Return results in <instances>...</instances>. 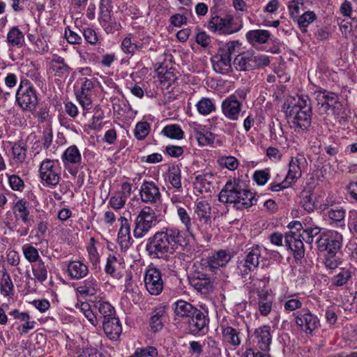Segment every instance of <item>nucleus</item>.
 Masks as SVG:
<instances>
[{"label":"nucleus","instance_id":"11","mask_svg":"<svg viewBox=\"0 0 357 357\" xmlns=\"http://www.w3.org/2000/svg\"><path fill=\"white\" fill-rule=\"evenodd\" d=\"M293 316L296 326L305 334H312L320 326L318 317L307 307L294 312Z\"/></svg>","mask_w":357,"mask_h":357},{"label":"nucleus","instance_id":"32","mask_svg":"<svg viewBox=\"0 0 357 357\" xmlns=\"http://www.w3.org/2000/svg\"><path fill=\"white\" fill-rule=\"evenodd\" d=\"M211 206L206 201L197 203L195 213L197 218L202 222L208 224L211 222Z\"/></svg>","mask_w":357,"mask_h":357},{"label":"nucleus","instance_id":"54","mask_svg":"<svg viewBox=\"0 0 357 357\" xmlns=\"http://www.w3.org/2000/svg\"><path fill=\"white\" fill-rule=\"evenodd\" d=\"M168 195L170 197L171 202L174 205L183 203L186 199V196L183 195L182 187L169 190Z\"/></svg>","mask_w":357,"mask_h":357},{"label":"nucleus","instance_id":"25","mask_svg":"<svg viewBox=\"0 0 357 357\" xmlns=\"http://www.w3.org/2000/svg\"><path fill=\"white\" fill-rule=\"evenodd\" d=\"M231 61V58L222 52H219L211 59L214 70L220 74H227L232 70Z\"/></svg>","mask_w":357,"mask_h":357},{"label":"nucleus","instance_id":"34","mask_svg":"<svg viewBox=\"0 0 357 357\" xmlns=\"http://www.w3.org/2000/svg\"><path fill=\"white\" fill-rule=\"evenodd\" d=\"M301 176V169L300 167V159L293 158L289 163V171L285 177L287 182L291 185Z\"/></svg>","mask_w":357,"mask_h":357},{"label":"nucleus","instance_id":"36","mask_svg":"<svg viewBox=\"0 0 357 357\" xmlns=\"http://www.w3.org/2000/svg\"><path fill=\"white\" fill-rule=\"evenodd\" d=\"M14 211L17 218H20L26 225L31 226V220L29 218V211L26 202L19 200L14 207Z\"/></svg>","mask_w":357,"mask_h":357},{"label":"nucleus","instance_id":"28","mask_svg":"<svg viewBox=\"0 0 357 357\" xmlns=\"http://www.w3.org/2000/svg\"><path fill=\"white\" fill-rule=\"evenodd\" d=\"M98 290V284L96 280L92 277L80 282L76 289V291L84 297L93 296Z\"/></svg>","mask_w":357,"mask_h":357},{"label":"nucleus","instance_id":"40","mask_svg":"<svg viewBox=\"0 0 357 357\" xmlns=\"http://www.w3.org/2000/svg\"><path fill=\"white\" fill-rule=\"evenodd\" d=\"M213 179V174L211 172L199 174L195 177L196 188H199L200 192L204 190L207 191L210 188Z\"/></svg>","mask_w":357,"mask_h":357},{"label":"nucleus","instance_id":"3","mask_svg":"<svg viewBox=\"0 0 357 357\" xmlns=\"http://www.w3.org/2000/svg\"><path fill=\"white\" fill-rule=\"evenodd\" d=\"M282 110L292 119V126L300 133L307 131L312 125V107L307 96L297 98L290 97L284 102Z\"/></svg>","mask_w":357,"mask_h":357},{"label":"nucleus","instance_id":"10","mask_svg":"<svg viewBox=\"0 0 357 357\" xmlns=\"http://www.w3.org/2000/svg\"><path fill=\"white\" fill-rule=\"evenodd\" d=\"M58 160L46 158L40 165L39 176L43 184L48 187L57 185L60 181L59 167L56 165Z\"/></svg>","mask_w":357,"mask_h":357},{"label":"nucleus","instance_id":"46","mask_svg":"<svg viewBox=\"0 0 357 357\" xmlns=\"http://www.w3.org/2000/svg\"><path fill=\"white\" fill-rule=\"evenodd\" d=\"M301 203L303 208L307 212H312L314 209V201L312 199V193L310 190H304L301 192Z\"/></svg>","mask_w":357,"mask_h":357},{"label":"nucleus","instance_id":"20","mask_svg":"<svg viewBox=\"0 0 357 357\" xmlns=\"http://www.w3.org/2000/svg\"><path fill=\"white\" fill-rule=\"evenodd\" d=\"M120 228L118 233V243L122 251H126L131 246L133 240L130 235V223L125 217L119 219Z\"/></svg>","mask_w":357,"mask_h":357},{"label":"nucleus","instance_id":"14","mask_svg":"<svg viewBox=\"0 0 357 357\" xmlns=\"http://www.w3.org/2000/svg\"><path fill=\"white\" fill-rule=\"evenodd\" d=\"M61 160L65 169L73 175L76 176L82 163V155L75 145L67 148L61 155Z\"/></svg>","mask_w":357,"mask_h":357},{"label":"nucleus","instance_id":"1","mask_svg":"<svg viewBox=\"0 0 357 357\" xmlns=\"http://www.w3.org/2000/svg\"><path fill=\"white\" fill-rule=\"evenodd\" d=\"M185 243L183 233L176 227H164L146 241L145 250L151 259L167 261L179 246Z\"/></svg>","mask_w":357,"mask_h":357},{"label":"nucleus","instance_id":"51","mask_svg":"<svg viewBox=\"0 0 357 357\" xmlns=\"http://www.w3.org/2000/svg\"><path fill=\"white\" fill-rule=\"evenodd\" d=\"M321 228L317 226L307 227L303 230L302 238L307 243H312L315 236L319 234Z\"/></svg>","mask_w":357,"mask_h":357},{"label":"nucleus","instance_id":"56","mask_svg":"<svg viewBox=\"0 0 357 357\" xmlns=\"http://www.w3.org/2000/svg\"><path fill=\"white\" fill-rule=\"evenodd\" d=\"M118 266H120L118 258L115 255H109L107 259L105 271L106 273L114 276Z\"/></svg>","mask_w":357,"mask_h":357},{"label":"nucleus","instance_id":"64","mask_svg":"<svg viewBox=\"0 0 357 357\" xmlns=\"http://www.w3.org/2000/svg\"><path fill=\"white\" fill-rule=\"evenodd\" d=\"M348 226L349 229L357 234V211H349L348 216Z\"/></svg>","mask_w":357,"mask_h":357},{"label":"nucleus","instance_id":"9","mask_svg":"<svg viewBox=\"0 0 357 357\" xmlns=\"http://www.w3.org/2000/svg\"><path fill=\"white\" fill-rule=\"evenodd\" d=\"M16 101L23 110L32 111L36 108L38 104L36 91L29 81L20 82L16 92Z\"/></svg>","mask_w":357,"mask_h":357},{"label":"nucleus","instance_id":"19","mask_svg":"<svg viewBox=\"0 0 357 357\" xmlns=\"http://www.w3.org/2000/svg\"><path fill=\"white\" fill-rule=\"evenodd\" d=\"M221 108L226 118L237 121L241 114L242 103L237 99V96L231 95L222 101Z\"/></svg>","mask_w":357,"mask_h":357},{"label":"nucleus","instance_id":"43","mask_svg":"<svg viewBox=\"0 0 357 357\" xmlns=\"http://www.w3.org/2000/svg\"><path fill=\"white\" fill-rule=\"evenodd\" d=\"M162 133L169 138L175 139H181L184 135L181 128L176 124L166 126L162 129Z\"/></svg>","mask_w":357,"mask_h":357},{"label":"nucleus","instance_id":"13","mask_svg":"<svg viewBox=\"0 0 357 357\" xmlns=\"http://www.w3.org/2000/svg\"><path fill=\"white\" fill-rule=\"evenodd\" d=\"M188 278L191 287L201 294L207 295L214 289L213 279L204 271H195Z\"/></svg>","mask_w":357,"mask_h":357},{"label":"nucleus","instance_id":"27","mask_svg":"<svg viewBox=\"0 0 357 357\" xmlns=\"http://www.w3.org/2000/svg\"><path fill=\"white\" fill-rule=\"evenodd\" d=\"M173 308L176 319L184 321L188 317H190V314H192L195 307L189 302L178 300L173 304Z\"/></svg>","mask_w":357,"mask_h":357},{"label":"nucleus","instance_id":"18","mask_svg":"<svg viewBox=\"0 0 357 357\" xmlns=\"http://www.w3.org/2000/svg\"><path fill=\"white\" fill-rule=\"evenodd\" d=\"M301 237V234L294 231H289L285 234L286 245L291 250L296 260L301 259L305 255L303 240Z\"/></svg>","mask_w":357,"mask_h":357},{"label":"nucleus","instance_id":"39","mask_svg":"<svg viewBox=\"0 0 357 357\" xmlns=\"http://www.w3.org/2000/svg\"><path fill=\"white\" fill-rule=\"evenodd\" d=\"M51 68L57 76L68 75L70 68L66 63L64 59L61 56L54 57L51 63Z\"/></svg>","mask_w":357,"mask_h":357},{"label":"nucleus","instance_id":"50","mask_svg":"<svg viewBox=\"0 0 357 357\" xmlns=\"http://www.w3.org/2000/svg\"><path fill=\"white\" fill-rule=\"evenodd\" d=\"M328 217L334 222H341L344 221L346 211L343 208H340L337 206H334L331 208L327 212Z\"/></svg>","mask_w":357,"mask_h":357},{"label":"nucleus","instance_id":"6","mask_svg":"<svg viewBox=\"0 0 357 357\" xmlns=\"http://www.w3.org/2000/svg\"><path fill=\"white\" fill-rule=\"evenodd\" d=\"M242 27V21L237 22L231 14H226L223 17L219 15L211 17L208 23L209 30L224 35H231L236 33Z\"/></svg>","mask_w":357,"mask_h":357},{"label":"nucleus","instance_id":"52","mask_svg":"<svg viewBox=\"0 0 357 357\" xmlns=\"http://www.w3.org/2000/svg\"><path fill=\"white\" fill-rule=\"evenodd\" d=\"M150 125L146 121L138 122L135 129V136L139 140L144 139L149 133Z\"/></svg>","mask_w":357,"mask_h":357},{"label":"nucleus","instance_id":"29","mask_svg":"<svg viewBox=\"0 0 357 357\" xmlns=\"http://www.w3.org/2000/svg\"><path fill=\"white\" fill-rule=\"evenodd\" d=\"M354 268H342L339 272L331 278V284L335 287H342L347 284L352 278Z\"/></svg>","mask_w":357,"mask_h":357},{"label":"nucleus","instance_id":"15","mask_svg":"<svg viewBox=\"0 0 357 357\" xmlns=\"http://www.w3.org/2000/svg\"><path fill=\"white\" fill-rule=\"evenodd\" d=\"M231 259V257L225 250H219L215 254L200 260V266L203 270L215 272L220 267L225 266Z\"/></svg>","mask_w":357,"mask_h":357},{"label":"nucleus","instance_id":"41","mask_svg":"<svg viewBox=\"0 0 357 357\" xmlns=\"http://www.w3.org/2000/svg\"><path fill=\"white\" fill-rule=\"evenodd\" d=\"M198 112L202 115H208L215 110L213 100L209 98H202L196 104Z\"/></svg>","mask_w":357,"mask_h":357},{"label":"nucleus","instance_id":"7","mask_svg":"<svg viewBox=\"0 0 357 357\" xmlns=\"http://www.w3.org/2000/svg\"><path fill=\"white\" fill-rule=\"evenodd\" d=\"M245 254V258L238 262L237 271L242 278L247 280L251 278V273L259 266L261 248L257 245H253L248 248Z\"/></svg>","mask_w":357,"mask_h":357},{"label":"nucleus","instance_id":"55","mask_svg":"<svg viewBox=\"0 0 357 357\" xmlns=\"http://www.w3.org/2000/svg\"><path fill=\"white\" fill-rule=\"evenodd\" d=\"M218 162L222 167H226L229 170H235L238 167V160L231 155L222 156L219 159Z\"/></svg>","mask_w":357,"mask_h":357},{"label":"nucleus","instance_id":"21","mask_svg":"<svg viewBox=\"0 0 357 357\" xmlns=\"http://www.w3.org/2000/svg\"><path fill=\"white\" fill-rule=\"evenodd\" d=\"M317 100L318 105H320L325 112L333 110L340 103L339 97L336 93L326 90L317 92Z\"/></svg>","mask_w":357,"mask_h":357},{"label":"nucleus","instance_id":"45","mask_svg":"<svg viewBox=\"0 0 357 357\" xmlns=\"http://www.w3.org/2000/svg\"><path fill=\"white\" fill-rule=\"evenodd\" d=\"M138 51L148 50L149 51L155 52L157 47L155 40L149 36H143L139 41H136Z\"/></svg>","mask_w":357,"mask_h":357},{"label":"nucleus","instance_id":"35","mask_svg":"<svg viewBox=\"0 0 357 357\" xmlns=\"http://www.w3.org/2000/svg\"><path fill=\"white\" fill-rule=\"evenodd\" d=\"M317 19V15L313 11H306L301 15L296 17L294 22H296L298 27L303 33L307 31V26Z\"/></svg>","mask_w":357,"mask_h":357},{"label":"nucleus","instance_id":"38","mask_svg":"<svg viewBox=\"0 0 357 357\" xmlns=\"http://www.w3.org/2000/svg\"><path fill=\"white\" fill-rule=\"evenodd\" d=\"M32 273L36 280L43 283L47 279L48 271L47 266L42 259L32 264Z\"/></svg>","mask_w":357,"mask_h":357},{"label":"nucleus","instance_id":"37","mask_svg":"<svg viewBox=\"0 0 357 357\" xmlns=\"http://www.w3.org/2000/svg\"><path fill=\"white\" fill-rule=\"evenodd\" d=\"M0 292L4 296H11L14 294V285L9 273L6 271L3 272L0 278Z\"/></svg>","mask_w":357,"mask_h":357},{"label":"nucleus","instance_id":"23","mask_svg":"<svg viewBox=\"0 0 357 357\" xmlns=\"http://www.w3.org/2000/svg\"><path fill=\"white\" fill-rule=\"evenodd\" d=\"M102 324L104 333L109 340H117L119 338L122 333V326L116 316L107 321H102Z\"/></svg>","mask_w":357,"mask_h":357},{"label":"nucleus","instance_id":"53","mask_svg":"<svg viewBox=\"0 0 357 357\" xmlns=\"http://www.w3.org/2000/svg\"><path fill=\"white\" fill-rule=\"evenodd\" d=\"M239 45L237 40L229 41L219 49V52H222L231 59L233 55H236L238 52L237 49L239 47Z\"/></svg>","mask_w":357,"mask_h":357},{"label":"nucleus","instance_id":"42","mask_svg":"<svg viewBox=\"0 0 357 357\" xmlns=\"http://www.w3.org/2000/svg\"><path fill=\"white\" fill-rule=\"evenodd\" d=\"M222 335L225 340L233 346H238L241 344L239 332L236 329L227 326L222 329Z\"/></svg>","mask_w":357,"mask_h":357},{"label":"nucleus","instance_id":"48","mask_svg":"<svg viewBox=\"0 0 357 357\" xmlns=\"http://www.w3.org/2000/svg\"><path fill=\"white\" fill-rule=\"evenodd\" d=\"M121 47L124 53L131 55H133L138 50L137 42L132 41L131 34H129L122 40Z\"/></svg>","mask_w":357,"mask_h":357},{"label":"nucleus","instance_id":"63","mask_svg":"<svg viewBox=\"0 0 357 357\" xmlns=\"http://www.w3.org/2000/svg\"><path fill=\"white\" fill-rule=\"evenodd\" d=\"M215 137L211 132L197 133V142L200 146L211 145L214 142Z\"/></svg>","mask_w":357,"mask_h":357},{"label":"nucleus","instance_id":"24","mask_svg":"<svg viewBox=\"0 0 357 357\" xmlns=\"http://www.w3.org/2000/svg\"><path fill=\"white\" fill-rule=\"evenodd\" d=\"M166 307L162 305L155 307L151 311L150 313L149 326L152 331L155 333L163 328Z\"/></svg>","mask_w":357,"mask_h":357},{"label":"nucleus","instance_id":"62","mask_svg":"<svg viewBox=\"0 0 357 357\" xmlns=\"http://www.w3.org/2000/svg\"><path fill=\"white\" fill-rule=\"evenodd\" d=\"M76 98L84 110H89L92 107L91 95L75 93Z\"/></svg>","mask_w":357,"mask_h":357},{"label":"nucleus","instance_id":"33","mask_svg":"<svg viewBox=\"0 0 357 357\" xmlns=\"http://www.w3.org/2000/svg\"><path fill=\"white\" fill-rule=\"evenodd\" d=\"M7 42L13 47L20 48L24 45V33L17 26H13L7 33Z\"/></svg>","mask_w":357,"mask_h":357},{"label":"nucleus","instance_id":"49","mask_svg":"<svg viewBox=\"0 0 357 357\" xmlns=\"http://www.w3.org/2000/svg\"><path fill=\"white\" fill-rule=\"evenodd\" d=\"M22 250L25 258L31 263H36L41 259L38 250L32 245L26 244L23 245Z\"/></svg>","mask_w":357,"mask_h":357},{"label":"nucleus","instance_id":"26","mask_svg":"<svg viewBox=\"0 0 357 357\" xmlns=\"http://www.w3.org/2000/svg\"><path fill=\"white\" fill-rule=\"evenodd\" d=\"M93 307L98 311V320L107 321L116 316L115 309L109 302L98 301L94 303Z\"/></svg>","mask_w":357,"mask_h":357},{"label":"nucleus","instance_id":"4","mask_svg":"<svg viewBox=\"0 0 357 357\" xmlns=\"http://www.w3.org/2000/svg\"><path fill=\"white\" fill-rule=\"evenodd\" d=\"M218 199L224 204H233L237 210L250 208L257 201L254 193L243 188L236 180L226 183L219 193Z\"/></svg>","mask_w":357,"mask_h":357},{"label":"nucleus","instance_id":"47","mask_svg":"<svg viewBox=\"0 0 357 357\" xmlns=\"http://www.w3.org/2000/svg\"><path fill=\"white\" fill-rule=\"evenodd\" d=\"M181 169L178 166H172L169 169L168 174V180L174 188H181Z\"/></svg>","mask_w":357,"mask_h":357},{"label":"nucleus","instance_id":"31","mask_svg":"<svg viewBox=\"0 0 357 357\" xmlns=\"http://www.w3.org/2000/svg\"><path fill=\"white\" fill-rule=\"evenodd\" d=\"M271 34L268 31L263 29H256L249 31L246 33V39L251 45L257 43H266L269 39Z\"/></svg>","mask_w":357,"mask_h":357},{"label":"nucleus","instance_id":"44","mask_svg":"<svg viewBox=\"0 0 357 357\" xmlns=\"http://www.w3.org/2000/svg\"><path fill=\"white\" fill-rule=\"evenodd\" d=\"M14 159L18 162H23L26 157V146L24 142H18L12 147Z\"/></svg>","mask_w":357,"mask_h":357},{"label":"nucleus","instance_id":"5","mask_svg":"<svg viewBox=\"0 0 357 357\" xmlns=\"http://www.w3.org/2000/svg\"><path fill=\"white\" fill-rule=\"evenodd\" d=\"M159 221L155 211L150 206H145L138 213L134 221L133 235L136 238L145 236L155 227Z\"/></svg>","mask_w":357,"mask_h":357},{"label":"nucleus","instance_id":"58","mask_svg":"<svg viewBox=\"0 0 357 357\" xmlns=\"http://www.w3.org/2000/svg\"><path fill=\"white\" fill-rule=\"evenodd\" d=\"M135 351L138 357H157L158 355L157 349L153 346L137 348Z\"/></svg>","mask_w":357,"mask_h":357},{"label":"nucleus","instance_id":"60","mask_svg":"<svg viewBox=\"0 0 357 357\" xmlns=\"http://www.w3.org/2000/svg\"><path fill=\"white\" fill-rule=\"evenodd\" d=\"M258 307L260 313L263 316H266L269 314L272 307V302L266 297H261L259 295V301L258 303Z\"/></svg>","mask_w":357,"mask_h":357},{"label":"nucleus","instance_id":"22","mask_svg":"<svg viewBox=\"0 0 357 357\" xmlns=\"http://www.w3.org/2000/svg\"><path fill=\"white\" fill-rule=\"evenodd\" d=\"M254 341L261 351L269 350L272 340L270 326H262L256 328L254 332Z\"/></svg>","mask_w":357,"mask_h":357},{"label":"nucleus","instance_id":"61","mask_svg":"<svg viewBox=\"0 0 357 357\" xmlns=\"http://www.w3.org/2000/svg\"><path fill=\"white\" fill-rule=\"evenodd\" d=\"M8 183L11 189L15 191H22L24 188V181L15 174L8 176Z\"/></svg>","mask_w":357,"mask_h":357},{"label":"nucleus","instance_id":"12","mask_svg":"<svg viewBox=\"0 0 357 357\" xmlns=\"http://www.w3.org/2000/svg\"><path fill=\"white\" fill-rule=\"evenodd\" d=\"M208 321L207 314L195 307L190 317H188L183 323L186 325V330L189 334L197 335L205 333Z\"/></svg>","mask_w":357,"mask_h":357},{"label":"nucleus","instance_id":"59","mask_svg":"<svg viewBox=\"0 0 357 357\" xmlns=\"http://www.w3.org/2000/svg\"><path fill=\"white\" fill-rule=\"evenodd\" d=\"M126 202V198H125V196L117 193L110 197L109 204L112 208L115 210H118L124 206Z\"/></svg>","mask_w":357,"mask_h":357},{"label":"nucleus","instance_id":"57","mask_svg":"<svg viewBox=\"0 0 357 357\" xmlns=\"http://www.w3.org/2000/svg\"><path fill=\"white\" fill-rule=\"evenodd\" d=\"M177 208V215L178 217L181 222L182 224H183L187 229V231H190L191 229V218L190 217L189 213L186 211L185 208L181 206H176Z\"/></svg>","mask_w":357,"mask_h":357},{"label":"nucleus","instance_id":"30","mask_svg":"<svg viewBox=\"0 0 357 357\" xmlns=\"http://www.w3.org/2000/svg\"><path fill=\"white\" fill-rule=\"evenodd\" d=\"M68 272L73 279H80L84 278L89 273L86 265L79 261H71L68 266Z\"/></svg>","mask_w":357,"mask_h":357},{"label":"nucleus","instance_id":"17","mask_svg":"<svg viewBox=\"0 0 357 357\" xmlns=\"http://www.w3.org/2000/svg\"><path fill=\"white\" fill-rule=\"evenodd\" d=\"M144 282L147 291L151 295H159L164 287L161 272L155 267L151 268L146 271Z\"/></svg>","mask_w":357,"mask_h":357},{"label":"nucleus","instance_id":"2","mask_svg":"<svg viewBox=\"0 0 357 357\" xmlns=\"http://www.w3.org/2000/svg\"><path fill=\"white\" fill-rule=\"evenodd\" d=\"M317 250L323 253V263L327 270H335L341 264L339 254L343 245L342 234L335 230L321 233L316 241Z\"/></svg>","mask_w":357,"mask_h":357},{"label":"nucleus","instance_id":"8","mask_svg":"<svg viewBox=\"0 0 357 357\" xmlns=\"http://www.w3.org/2000/svg\"><path fill=\"white\" fill-rule=\"evenodd\" d=\"M269 57L265 54L246 52L238 55L234 59L236 69L240 71H251L268 66Z\"/></svg>","mask_w":357,"mask_h":357},{"label":"nucleus","instance_id":"16","mask_svg":"<svg viewBox=\"0 0 357 357\" xmlns=\"http://www.w3.org/2000/svg\"><path fill=\"white\" fill-rule=\"evenodd\" d=\"M141 201L146 204H155L161 202L162 195L158 186L152 181H144L140 189Z\"/></svg>","mask_w":357,"mask_h":357}]
</instances>
